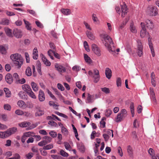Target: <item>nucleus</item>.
Masks as SVG:
<instances>
[{
    "label": "nucleus",
    "instance_id": "nucleus-47",
    "mask_svg": "<svg viewBox=\"0 0 159 159\" xmlns=\"http://www.w3.org/2000/svg\"><path fill=\"white\" fill-rule=\"evenodd\" d=\"M116 85L117 87H120L121 85V80L120 78H117L116 81Z\"/></svg>",
    "mask_w": 159,
    "mask_h": 159
},
{
    "label": "nucleus",
    "instance_id": "nucleus-46",
    "mask_svg": "<svg viewBox=\"0 0 159 159\" xmlns=\"http://www.w3.org/2000/svg\"><path fill=\"white\" fill-rule=\"evenodd\" d=\"M64 144L65 148L67 150L70 151L71 148V146L67 142H65L64 143Z\"/></svg>",
    "mask_w": 159,
    "mask_h": 159
},
{
    "label": "nucleus",
    "instance_id": "nucleus-7",
    "mask_svg": "<svg viewBox=\"0 0 159 159\" xmlns=\"http://www.w3.org/2000/svg\"><path fill=\"white\" fill-rule=\"evenodd\" d=\"M137 51L138 55L140 57H141L143 54V46L142 45V43L140 40L137 41Z\"/></svg>",
    "mask_w": 159,
    "mask_h": 159
},
{
    "label": "nucleus",
    "instance_id": "nucleus-62",
    "mask_svg": "<svg viewBox=\"0 0 159 159\" xmlns=\"http://www.w3.org/2000/svg\"><path fill=\"white\" fill-rule=\"evenodd\" d=\"M86 102L88 103L92 102L91 96L89 93H88V97Z\"/></svg>",
    "mask_w": 159,
    "mask_h": 159
},
{
    "label": "nucleus",
    "instance_id": "nucleus-30",
    "mask_svg": "<svg viewBox=\"0 0 159 159\" xmlns=\"http://www.w3.org/2000/svg\"><path fill=\"white\" fill-rule=\"evenodd\" d=\"M84 57L85 61L89 64L92 62V60L88 56L85 54H84Z\"/></svg>",
    "mask_w": 159,
    "mask_h": 159
},
{
    "label": "nucleus",
    "instance_id": "nucleus-37",
    "mask_svg": "<svg viewBox=\"0 0 159 159\" xmlns=\"http://www.w3.org/2000/svg\"><path fill=\"white\" fill-rule=\"evenodd\" d=\"M52 116H48L47 118L48 119H52L55 120V119H56L57 120L59 121H61V120L57 116L54 115H52Z\"/></svg>",
    "mask_w": 159,
    "mask_h": 159
},
{
    "label": "nucleus",
    "instance_id": "nucleus-15",
    "mask_svg": "<svg viewBox=\"0 0 159 159\" xmlns=\"http://www.w3.org/2000/svg\"><path fill=\"white\" fill-rule=\"evenodd\" d=\"M4 31L7 36L9 37L12 38L13 37V33L11 29L6 27L4 28Z\"/></svg>",
    "mask_w": 159,
    "mask_h": 159
},
{
    "label": "nucleus",
    "instance_id": "nucleus-27",
    "mask_svg": "<svg viewBox=\"0 0 159 159\" xmlns=\"http://www.w3.org/2000/svg\"><path fill=\"white\" fill-rule=\"evenodd\" d=\"M150 98L154 102L156 101L155 96L154 92L152 89H150Z\"/></svg>",
    "mask_w": 159,
    "mask_h": 159
},
{
    "label": "nucleus",
    "instance_id": "nucleus-45",
    "mask_svg": "<svg viewBox=\"0 0 159 159\" xmlns=\"http://www.w3.org/2000/svg\"><path fill=\"white\" fill-rule=\"evenodd\" d=\"M112 113L111 110L110 109H107L105 110V115L107 116H109Z\"/></svg>",
    "mask_w": 159,
    "mask_h": 159
},
{
    "label": "nucleus",
    "instance_id": "nucleus-38",
    "mask_svg": "<svg viewBox=\"0 0 159 159\" xmlns=\"http://www.w3.org/2000/svg\"><path fill=\"white\" fill-rule=\"evenodd\" d=\"M27 94L30 97L34 99H35L36 98V96L32 90L30 91V92L27 93Z\"/></svg>",
    "mask_w": 159,
    "mask_h": 159
},
{
    "label": "nucleus",
    "instance_id": "nucleus-33",
    "mask_svg": "<svg viewBox=\"0 0 159 159\" xmlns=\"http://www.w3.org/2000/svg\"><path fill=\"white\" fill-rule=\"evenodd\" d=\"M24 21L25 24L26 28L27 30H31V28L30 26V23L25 19L24 20Z\"/></svg>",
    "mask_w": 159,
    "mask_h": 159
},
{
    "label": "nucleus",
    "instance_id": "nucleus-16",
    "mask_svg": "<svg viewBox=\"0 0 159 159\" xmlns=\"http://www.w3.org/2000/svg\"><path fill=\"white\" fill-rule=\"evenodd\" d=\"M5 80L7 83L11 84L13 81L12 75L10 74H7L5 76Z\"/></svg>",
    "mask_w": 159,
    "mask_h": 159
},
{
    "label": "nucleus",
    "instance_id": "nucleus-64",
    "mask_svg": "<svg viewBox=\"0 0 159 159\" xmlns=\"http://www.w3.org/2000/svg\"><path fill=\"white\" fill-rule=\"evenodd\" d=\"M51 157L54 159H61L62 157L60 156L56 155H51Z\"/></svg>",
    "mask_w": 159,
    "mask_h": 159
},
{
    "label": "nucleus",
    "instance_id": "nucleus-8",
    "mask_svg": "<svg viewBox=\"0 0 159 159\" xmlns=\"http://www.w3.org/2000/svg\"><path fill=\"white\" fill-rule=\"evenodd\" d=\"M92 50L98 56H100L101 55V51L98 46L95 44H93L92 45Z\"/></svg>",
    "mask_w": 159,
    "mask_h": 159
},
{
    "label": "nucleus",
    "instance_id": "nucleus-19",
    "mask_svg": "<svg viewBox=\"0 0 159 159\" xmlns=\"http://www.w3.org/2000/svg\"><path fill=\"white\" fill-rule=\"evenodd\" d=\"M22 88L23 90L25 92L27 93L32 90L30 86L28 84H24L22 85Z\"/></svg>",
    "mask_w": 159,
    "mask_h": 159
},
{
    "label": "nucleus",
    "instance_id": "nucleus-40",
    "mask_svg": "<svg viewBox=\"0 0 159 159\" xmlns=\"http://www.w3.org/2000/svg\"><path fill=\"white\" fill-rule=\"evenodd\" d=\"M54 51H52L51 49L49 50L48 52V55L52 59H54V57L52 56L54 54Z\"/></svg>",
    "mask_w": 159,
    "mask_h": 159
},
{
    "label": "nucleus",
    "instance_id": "nucleus-61",
    "mask_svg": "<svg viewBox=\"0 0 159 159\" xmlns=\"http://www.w3.org/2000/svg\"><path fill=\"white\" fill-rule=\"evenodd\" d=\"M47 144V142L44 140L41 141L38 143V145L40 146H45V145Z\"/></svg>",
    "mask_w": 159,
    "mask_h": 159
},
{
    "label": "nucleus",
    "instance_id": "nucleus-23",
    "mask_svg": "<svg viewBox=\"0 0 159 159\" xmlns=\"http://www.w3.org/2000/svg\"><path fill=\"white\" fill-rule=\"evenodd\" d=\"M30 84L34 91L37 92L38 90L39 87L33 81L31 82Z\"/></svg>",
    "mask_w": 159,
    "mask_h": 159
},
{
    "label": "nucleus",
    "instance_id": "nucleus-2",
    "mask_svg": "<svg viewBox=\"0 0 159 159\" xmlns=\"http://www.w3.org/2000/svg\"><path fill=\"white\" fill-rule=\"evenodd\" d=\"M10 57L18 68L21 67L23 64V60L20 54L17 53L11 54Z\"/></svg>",
    "mask_w": 159,
    "mask_h": 159
},
{
    "label": "nucleus",
    "instance_id": "nucleus-28",
    "mask_svg": "<svg viewBox=\"0 0 159 159\" xmlns=\"http://www.w3.org/2000/svg\"><path fill=\"white\" fill-rule=\"evenodd\" d=\"M10 23V21L9 20L4 19L0 22V24L1 25H8Z\"/></svg>",
    "mask_w": 159,
    "mask_h": 159
},
{
    "label": "nucleus",
    "instance_id": "nucleus-9",
    "mask_svg": "<svg viewBox=\"0 0 159 159\" xmlns=\"http://www.w3.org/2000/svg\"><path fill=\"white\" fill-rule=\"evenodd\" d=\"M17 131V128L16 127L9 128L6 131L7 137L15 134Z\"/></svg>",
    "mask_w": 159,
    "mask_h": 159
},
{
    "label": "nucleus",
    "instance_id": "nucleus-36",
    "mask_svg": "<svg viewBox=\"0 0 159 159\" xmlns=\"http://www.w3.org/2000/svg\"><path fill=\"white\" fill-rule=\"evenodd\" d=\"M123 117L122 116V115L119 113L117 116L115 121L117 122H120L122 120Z\"/></svg>",
    "mask_w": 159,
    "mask_h": 159
},
{
    "label": "nucleus",
    "instance_id": "nucleus-54",
    "mask_svg": "<svg viewBox=\"0 0 159 159\" xmlns=\"http://www.w3.org/2000/svg\"><path fill=\"white\" fill-rule=\"evenodd\" d=\"M4 91L6 93V97H9L11 96V94L9 93V89L7 88H4Z\"/></svg>",
    "mask_w": 159,
    "mask_h": 159
},
{
    "label": "nucleus",
    "instance_id": "nucleus-57",
    "mask_svg": "<svg viewBox=\"0 0 159 159\" xmlns=\"http://www.w3.org/2000/svg\"><path fill=\"white\" fill-rule=\"evenodd\" d=\"M4 108L5 110L10 111L11 109V106L8 104H5L4 106Z\"/></svg>",
    "mask_w": 159,
    "mask_h": 159
},
{
    "label": "nucleus",
    "instance_id": "nucleus-21",
    "mask_svg": "<svg viewBox=\"0 0 159 159\" xmlns=\"http://www.w3.org/2000/svg\"><path fill=\"white\" fill-rule=\"evenodd\" d=\"M42 59L44 63V64L47 66H49L51 65V63L46 58L43 54H42Z\"/></svg>",
    "mask_w": 159,
    "mask_h": 159
},
{
    "label": "nucleus",
    "instance_id": "nucleus-24",
    "mask_svg": "<svg viewBox=\"0 0 159 159\" xmlns=\"http://www.w3.org/2000/svg\"><path fill=\"white\" fill-rule=\"evenodd\" d=\"M38 52L37 49L36 47H35L34 49L33 52V57L34 59L36 60L37 59L38 57Z\"/></svg>",
    "mask_w": 159,
    "mask_h": 159
},
{
    "label": "nucleus",
    "instance_id": "nucleus-52",
    "mask_svg": "<svg viewBox=\"0 0 159 159\" xmlns=\"http://www.w3.org/2000/svg\"><path fill=\"white\" fill-rule=\"evenodd\" d=\"M0 52L2 54H5L6 53V49L3 46H0Z\"/></svg>",
    "mask_w": 159,
    "mask_h": 159
},
{
    "label": "nucleus",
    "instance_id": "nucleus-22",
    "mask_svg": "<svg viewBox=\"0 0 159 159\" xmlns=\"http://www.w3.org/2000/svg\"><path fill=\"white\" fill-rule=\"evenodd\" d=\"M30 124V123L29 122L24 121L19 123V125L21 127L25 128L29 126Z\"/></svg>",
    "mask_w": 159,
    "mask_h": 159
},
{
    "label": "nucleus",
    "instance_id": "nucleus-18",
    "mask_svg": "<svg viewBox=\"0 0 159 159\" xmlns=\"http://www.w3.org/2000/svg\"><path fill=\"white\" fill-rule=\"evenodd\" d=\"M105 73L107 78L108 79H110L111 77V70L109 68H106Z\"/></svg>",
    "mask_w": 159,
    "mask_h": 159
},
{
    "label": "nucleus",
    "instance_id": "nucleus-31",
    "mask_svg": "<svg viewBox=\"0 0 159 159\" xmlns=\"http://www.w3.org/2000/svg\"><path fill=\"white\" fill-rule=\"evenodd\" d=\"M86 34L87 37L90 39L93 40L95 39L94 36L93 34L90 32L89 31H87L86 33Z\"/></svg>",
    "mask_w": 159,
    "mask_h": 159
},
{
    "label": "nucleus",
    "instance_id": "nucleus-34",
    "mask_svg": "<svg viewBox=\"0 0 159 159\" xmlns=\"http://www.w3.org/2000/svg\"><path fill=\"white\" fill-rule=\"evenodd\" d=\"M53 147V145L52 144H50L44 146L43 147V149L45 150H49L52 148Z\"/></svg>",
    "mask_w": 159,
    "mask_h": 159
},
{
    "label": "nucleus",
    "instance_id": "nucleus-44",
    "mask_svg": "<svg viewBox=\"0 0 159 159\" xmlns=\"http://www.w3.org/2000/svg\"><path fill=\"white\" fill-rule=\"evenodd\" d=\"M7 137L6 131L0 132V138L4 139Z\"/></svg>",
    "mask_w": 159,
    "mask_h": 159
},
{
    "label": "nucleus",
    "instance_id": "nucleus-12",
    "mask_svg": "<svg viewBox=\"0 0 159 159\" xmlns=\"http://www.w3.org/2000/svg\"><path fill=\"white\" fill-rule=\"evenodd\" d=\"M129 29L130 32L132 33H137V29L133 21H131L130 23Z\"/></svg>",
    "mask_w": 159,
    "mask_h": 159
},
{
    "label": "nucleus",
    "instance_id": "nucleus-1",
    "mask_svg": "<svg viewBox=\"0 0 159 159\" xmlns=\"http://www.w3.org/2000/svg\"><path fill=\"white\" fill-rule=\"evenodd\" d=\"M104 39L103 43L106 47H107L108 51L110 52H115V49L114 43L109 36L107 34L103 35Z\"/></svg>",
    "mask_w": 159,
    "mask_h": 159
},
{
    "label": "nucleus",
    "instance_id": "nucleus-10",
    "mask_svg": "<svg viewBox=\"0 0 159 159\" xmlns=\"http://www.w3.org/2000/svg\"><path fill=\"white\" fill-rule=\"evenodd\" d=\"M55 67L56 70L59 72L64 73L66 71V69L65 67L59 64L56 63L55 64Z\"/></svg>",
    "mask_w": 159,
    "mask_h": 159
},
{
    "label": "nucleus",
    "instance_id": "nucleus-58",
    "mask_svg": "<svg viewBox=\"0 0 159 159\" xmlns=\"http://www.w3.org/2000/svg\"><path fill=\"white\" fill-rule=\"evenodd\" d=\"M49 104L50 106H52L53 108L56 109H57V107H58V105L55 104L54 102L52 101H49Z\"/></svg>",
    "mask_w": 159,
    "mask_h": 159
},
{
    "label": "nucleus",
    "instance_id": "nucleus-43",
    "mask_svg": "<svg viewBox=\"0 0 159 159\" xmlns=\"http://www.w3.org/2000/svg\"><path fill=\"white\" fill-rule=\"evenodd\" d=\"M92 77L94 78V82L95 83H97L100 79V75H93Z\"/></svg>",
    "mask_w": 159,
    "mask_h": 159
},
{
    "label": "nucleus",
    "instance_id": "nucleus-17",
    "mask_svg": "<svg viewBox=\"0 0 159 159\" xmlns=\"http://www.w3.org/2000/svg\"><path fill=\"white\" fill-rule=\"evenodd\" d=\"M148 44L151 50V52L152 57H154L155 56V54L154 52V50L153 49V46L151 42V39L150 38H148Z\"/></svg>",
    "mask_w": 159,
    "mask_h": 159
},
{
    "label": "nucleus",
    "instance_id": "nucleus-59",
    "mask_svg": "<svg viewBox=\"0 0 159 159\" xmlns=\"http://www.w3.org/2000/svg\"><path fill=\"white\" fill-rule=\"evenodd\" d=\"M56 113L58 115L61 116L63 118L67 119L68 118V116L64 114L60 113L59 112H56Z\"/></svg>",
    "mask_w": 159,
    "mask_h": 159
},
{
    "label": "nucleus",
    "instance_id": "nucleus-29",
    "mask_svg": "<svg viewBox=\"0 0 159 159\" xmlns=\"http://www.w3.org/2000/svg\"><path fill=\"white\" fill-rule=\"evenodd\" d=\"M77 146L78 149L81 152H84L85 151L84 147L82 144H78Z\"/></svg>",
    "mask_w": 159,
    "mask_h": 159
},
{
    "label": "nucleus",
    "instance_id": "nucleus-20",
    "mask_svg": "<svg viewBox=\"0 0 159 159\" xmlns=\"http://www.w3.org/2000/svg\"><path fill=\"white\" fill-rule=\"evenodd\" d=\"M17 104L18 106L22 108H25L27 107L26 104L22 100L18 101Z\"/></svg>",
    "mask_w": 159,
    "mask_h": 159
},
{
    "label": "nucleus",
    "instance_id": "nucleus-25",
    "mask_svg": "<svg viewBox=\"0 0 159 159\" xmlns=\"http://www.w3.org/2000/svg\"><path fill=\"white\" fill-rule=\"evenodd\" d=\"M44 114V111L40 109H38L35 113V116H42Z\"/></svg>",
    "mask_w": 159,
    "mask_h": 159
},
{
    "label": "nucleus",
    "instance_id": "nucleus-32",
    "mask_svg": "<svg viewBox=\"0 0 159 159\" xmlns=\"http://www.w3.org/2000/svg\"><path fill=\"white\" fill-rule=\"evenodd\" d=\"M61 12L62 13L66 15H70L71 13L70 10L69 9H62Z\"/></svg>",
    "mask_w": 159,
    "mask_h": 159
},
{
    "label": "nucleus",
    "instance_id": "nucleus-41",
    "mask_svg": "<svg viewBox=\"0 0 159 159\" xmlns=\"http://www.w3.org/2000/svg\"><path fill=\"white\" fill-rule=\"evenodd\" d=\"M101 90L106 94H108L110 93V91L108 88L106 87H103L101 88Z\"/></svg>",
    "mask_w": 159,
    "mask_h": 159
},
{
    "label": "nucleus",
    "instance_id": "nucleus-11",
    "mask_svg": "<svg viewBox=\"0 0 159 159\" xmlns=\"http://www.w3.org/2000/svg\"><path fill=\"white\" fill-rule=\"evenodd\" d=\"M103 132H105L103 134V136L105 141H107L109 139V137L111 135V130L108 129L107 130L104 129Z\"/></svg>",
    "mask_w": 159,
    "mask_h": 159
},
{
    "label": "nucleus",
    "instance_id": "nucleus-35",
    "mask_svg": "<svg viewBox=\"0 0 159 159\" xmlns=\"http://www.w3.org/2000/svg\"><path fill=\"white\" fill-rule=\"evenodd\" d=\"M25 74L27 76H30L31 75L32 72L30 67H28L27 68L25 71Z\"/></svg>",
    "mask_w": 159,
    "mask_h": 159
},
{
    "label": "nucleus",
    "instance_id": "nucleus-4",
    "mask_svg": "<svg viewBox=\"0 0 159 159\" xmlns=\"http://www.w3.org/2000/svg\"><path fill=\"white\" fill-rule=\"evenodd\" d=\"M140 25L142 29L140 31V36L142 38L145 37L148 34V33L147 31L145 24L143 22H141Z\"/></svg>",
    "mask_w": 159,
    "mask_h": 159
},
{
    "label": "nucleus",
    "instance_id": "nucleus-49",
    "mask_svg": "<svg viewBox=\"0 0 159 159\" xmlns=\"http://www.w3.org/2000/svg\"><path fill=\"white\" fill-rule=\"evenodd\" d=\"M41 154L43 156H46L47 154V152L43 148H40L39 149Z\"/></svg>",
    "mask_w": 159,
    "mask_h": 159
},
{
    "label": "nucleus",
    "instance_id": "nucleus-51",
    "mask_svg": "<svg viewBox=\"0 0 159 159\" xmlns=\"http://www.w3.org/2000/svg\"><path fill=\"white\" fill-rule=\"evenodd\" d=\"M49 134L53 138H55L57 135V133L54 131H50L49 133Z\"/></svg>",
    "mask_w": 159,
    "mask_h": 159
},
{
    "label": "nucleus",
    "instance_id": "nucleus-6",
    "mask_svg": "<svg viewBox=\"0 0 159 159\" xmlns=\"http://www.w3.org/2000/svg\"><path fill=\"white\" fill-rule=\"evenodd\" d=\"M145 26L149 30H152L154 28V25L153 22L151 20L147 19L144 20Z\"/></svg>",
    "mask_w": 159,
    "mask_h": 159
},
{
    "label": "nucleus",
    "instance_id": "nucleus-60",
    "mask_svg": "<svg viewBox=\"0 0 159 159\" xmlns=\"http://www.w3.org/2000/svg\"><path fill=\"white\" fill-rule=\"evenodd\" d=\"M120 114H121V115L123 117H125L126 114H127V111L125 109H122L121 112L120 113H119Z\"/></svg>",
    "mask_w": 159,
    "mask_h": 159
},
{
    "label": "nucleus",
    "instance_id": "nucleus-14",
    "mask_svg": "<svg viewBox=\"0 0 159 159\" xmlns=\"http://www.w3.org/2000/svg\"><path fill=\"white\" fill-rule=\"evenodd\" d=\"M121 16L124 17L125 15L127 14L128 12V9L127 6L125 4H123L121 5Z\"/></svg>",
    "mask_w": 159,
    "mask_h": 159
},
{
    "label": "nucleus",
    "instance_id": "nucleus-42",
    "mask_svg": "<svg viewBox=\"0 0 159 159\" xmlns=\"http://www.w3.org/2000/svg\"><path fill=\"white\" fill-rule=\"evenodd\" d=\"M127 150L128 153L130 156H131L133 154L131 147L130 145L128 146H127Z\"/></svg>",
    "mask_w": 159,
    "mask_h": 159
},
{
    "label": "nucleus",
    "instance_id": "nucleus-39",
    "mask_svg": "<svg viewBox=\"0 0 159 159\" xmlns=\"http://www.w3.org/2000/svg\"><path fill=\"white\" fill-rule=\"evenodd\" d=\"M43 139L47 142V144L50 142L52 140V138L48 136H45L43 137Z\"/></svg>",
    "mask_w": 159,
    "mask_h": 159
},
{
    "label": "nucleus",
    "instance_id": "nucleus-26",
    "mask_svg": "<svg viewBox=\"0 0 159 159\" xmlns=\"http://www.w3.org/2000/svg\"><path fill=\"white\" fill-rule=\"evenodd\" d=\"M41 64L39 61H37L36 63V68L38 73L40 75H41Z\"/></svg>",
    "mask_w": 159,
    "mask_h": 159
},
{
    "label": "nucleus",
    "instance_id": "nucleus-5",
    "mask_svg": "<svg viewBox=\"0 0 159 159\" xmlns=\"http://www.w3.org/2000/svg\"><path fill=\"white\" fill-rule=\"evenodd\" d=\"M148 14L150 16H156L158 15V10L156 7H152L148 11Z\"/></svg>",
    "mask_w": 159,
    "mask_h": 159
},
{
    "label": "nucleus",
    "instance_id": "nucleus-13",
    "mask_svg": "<svg viewBox=\"0 0 159 159\" xmlns=\"http://www.w3.org/2000/svg\"><path fill=\"white\" fill-rule=\"evenodd\" d=\"M39 99L40 102H43L44 101L45 97L44 92L42 90H40L39 93Z\"/></svg>",
    "mask_w": 159,
    "mask_h": 159
},
{
    "label": "nucleus",
    "instance_id": "nucleus-50",
    "mask_svg": "<svg viewBox=\"0 0 159 159\" xmlns=\"http://www.w3.org/2000/svg\"><path fill=\"white\" fill-rule=\"evenodd\" d=\"M84 45L86 50L87 52H89L90 50L87 42L85 41L84 43Z\"/></svg>",
    "mask_w": 159,
    "mask_h": 159
},
{
    "label": "nucleus",
    "instance_id": "nucleus-53",
    "mask_svg": "<svg viewBox=\"0 0 159 159\" xmlns=\"http://www.w3.org/2000/svg\"><path fill=\"white\" fill-rule=\"evenodd\" d=\"M60 153L61 155L63 157H67L68 156V154L63 150H61Z\"/></svg>",
    "mask_w": 159,
    "mask_h": 159
},
{
    "label": "nucleus",
    "instance_id": "nucleus-56",
    "mask_svg": "<svg viewBox=\"0 0 159 159\" xmlns=\"http://www.w3.org/2000/svg\"><path fill=\"white\" fill-rule=\"evenodd\" d=\"M48 124L51 125L52 126H55L56 127H57L58 126L56 122L52 120L48 122Z\"/></svg>",
    "mask_w": 159,
    "mask_h": 159
},
{
    "label": "nucleus",
    "instance_id": "nucleus-3",
    "mask_svg": "<svg viewBox=\"0 0 159 159\" xmlns=\"http://www.w3.org/2000/svg\"><path fill=\"white\" fill-rule=\"evenodd\" d=\"M13 35L17 39L21 38L23 36L24 33L21 30L17 28L13 29Z\"/></svg>",
    "mask_w": 159,
    "mask_h": 159
},
{
    "label": "nucleus",
    "instance_id": "nucleus-48",
    "mask_svg": "<svg viewBox=\"0 0 159 159\" xmlns=\"http://www.w3.org/2000/svg\"><path fill=\"white\" fill-rule=\"evenodd\" d=\"M38 123H36L34 124H32L31 125H30L27 128L28 129H31L35 128L36 126H38Z\"/></svg>",
    "mask_w": 159,
    "mask_h": 159
},
{
    "label": "nucleus",
    "instance_id": "nucleus-63",
    "mask_svg": "<svg viewBox=\"0 0 159 159\" xmlns=\"http://www.w3.org/2000/svg\"><path fill=\"white\" fill-rule=\"evenodd\" d=\"M18 95L21 98H24L25 97V93L24 92H20L19 93Z\"/></svg>",
    "mask_w": 159,
    "mask_h": 159
},
{
    "label": "nucleus",
    "instance_id": "nucleus-55",
    "mask_svg": "<svg viewBox=\"0 0 159 159\" xmlns=\"http://www.w3.org/2000/svg\"><path fill=\"white\" fill-rule=\"evenodd\" d=\"M27 107L30 108H32L33 107V103L30 102L28 101L26 103Z\"/></svg>",
    "mask_w": 159,
    "mask_h": 159
}]
</instances>
